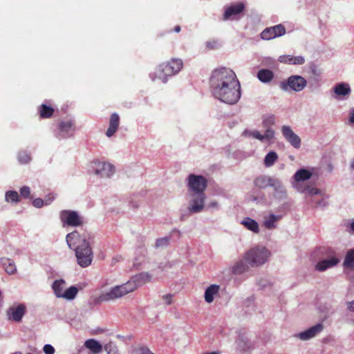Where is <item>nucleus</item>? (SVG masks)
Instances as JSON below:
<instances>
[{"label":"nucleus","mask_w":354,"mask_h":354,"mask_svg":"<svg viewBox=\"0 0 354 354\" xmlns=\"http://www.w3.org/2000/svg\"><path fill=\"white\" fill-rule=\"evenodd\" d=\"M111 350L110 349V350L108 351V353H109V354H111ZM114 354H118V353H114Z\"/></svg>","instance_id":"69168bd1"},{"label":"nucleus","mask_w":354,"mask_h":354,"mask_svg":"<svg viewBox=\"0 0 354 354\" xmlns=\"http://www.w3.org/2000/svg\"><path fill=\"white\" fill-rule=\"evenodd\" d=\"M220 287L218 285L209 286L205 292V300L207 303H212L214 301V296L219 292Z\"/></svg>","instance_id":"a878e982"},{"label":"nucleus","mask_w":354,"mask_h":354,"mask_svg":"<svg viewBox=\"0 0 354 354\" xmlns=\"http://www.w3.org/2000/svg\"><path fill=\"white\" fill-rule=\"evenodd\" d=\"M348 308L354 312V300L352 302L349 303Z\"/></svg>","instance_id":"4d7b16f0"},{"label":"nucleus","mask_w":354,"mask_h":354,"mask_svg":"<svg viewBox=\"0 0 354 354\" xmlns=\"http://www.w3.org/2000/svg\"><path fill=\"white\" fill-rule=\"evenodd\" d=\"M235 73L230 68L220 67L214 69L209 79L210 88L219 87L221 85L237 80Z\"/></svg>","instance_id":"20e7f679"},{"label":"nucleus","mask_w":354,"mask_h":354,"mask_svg":"<svg viewBox=\"0 0 354 354\" xmlns=\"http://www.w3.org/2000/svg\"><path fill=\"white\" fill-rule=\"evenodd\" d=\"M266 129L263 134V140L270 142L274 138L275 132L272 128L265 127Z\"/></svg>","instance_id":"a19ab883"},{"label":"nucleus","mask_w":354,"mask_h":354,"mask_svg":"<svg viewBox=\"0 0 354 354\" xmlns=\"http://www.w3.org/2000/svg\"><path fill=\"white\" fill-rule=\"evenodd\" d=\"M286 34V28L282 24L266 28L261 33V39L270 40Z\"/></svg>","instance_id":"9b49d317"},{"label":"nucleus","mask_w":354,"mask_h":354,"mask_svg":"<svg viewBox=\"0 0 354 354\" xmlns=\"http://www.w3.org/2000/svg\"><path fill=\"white\" fill-rule=\"evenodd\" d=\"M295 187L301 193H304L306 195L311 196L312 198H315V196L322 195V192L320 189L315 187H310V186L303 184H298L295 185Z\"/></svg>","instance_id":"b1692460"},{"label":"nucleus","mask_w":354,"mask_h":354,"mask_svg":"<svg viewBox=\"0 0 354 354\" xmlns=\"http://www.w3.org/2000/svg\"><path fill=\"white\" fill-rule=\"evenodd\" d=\"M307 85V81L304 77L300 75H294L290 76L287 80L280 82L279 87L284 91L290 90L299 92L301 91Z\"/></svg>","instance_id":"0eeeda50"},{"label":"nucleus","mask_w":354,"mask_h":354,"mask_svg":"<svg viewBox=\"0 0 354 354\" xmlns=\"http://www.w3.org/2000/svg\"><path fill=\"white\" fill-rule=\"evenodd\" d=\"M105 349H106V350H107V349H108V346H105Z\"/></svg>","instance_id":"774afa93"},{"label":"nucleus","mask_w":354,"mask_h":354,"mask_svg":"<svg viewBox=\"0 0 354 354\" xmlns=\"http://www.w3.org/2000/svg\"><path fill=\"white\" fill-rule=\"evenodd\" d=\"M244 345H245V350L246 349V347H248V348H251V346H248V344H247V342H245Z\"/></svg>","instance_id":"0e129e2a"},{"label":"nucleus","mask_w":354,"mask_h":354,"mask_svg":"<svg viewBox=\"0 0 354 354\" xmlns=\"http://www.w3.org/2000/svg\"><path fill=\"white\" fill-rule=\"evenodd\" d=\"M268 283V282L267 281V280H260L259 281V285L261 286V287H263V288H265L267 286V284Z\"/></svg>","instance_id":"6e6d98bb"},{"label":"nucleus","mask_w":354,"mask_h":354,"mask_svg":"<svg viewBox=\"0 0 354 354\" xmlns=\"http://www.w3.org/2000/svg\"><path fill=\"white\" fill-rule=\"evenodd\" d=\"M351 229L354 232V221L351 223Z\"/></svg>","instance_id":"e2e57ef3"},{"label":"nucleus","mask_w":354,"mask_h":354,"mask_svg":"<svg viewBox=\"0 0 354 354\" xmlns=\"http://www.w3.org/2000/svg\"><path fill=\"white\" fill-rule=\"evenodd\" d=\"M18 160L21 164H27L31 160L30 156L25 151L19 153Z\"/></svg>","instance_id":"c03bdc74"},{"label":"nucleus","mask_w":354,"mask_h":354,"mask_svg":"<svg viewBox=\"0 0 354 354\" xmlns=\"http://www.w3.org/2000/svg\"><path fill=\"white\" fill-rule=\"evenodd\" d=\"M245 227L254 233H258L259 231L258 223L249 217L245 218Z\"/></svg>","instance_id":"f704fd0d"},{"label":"nucleus","mask_w":354,"mask_h":354,"mask_svg":"<svg viewBox=\"0 0 354 354\" xmlns=\"http://www.w3.org/2000/svg\"><path fill=\"white\" fill-rule=\"evenodd\" d=\"M137 354H154L149 348L142 346L137 350Z\"/></svg>","instance_id":"8fccbe9b"},{"label":"nucleus","mask_w":354,"mask_h":354,"mask_svg":"<svg viewBox=\"0 0 354 354\" xmlns=\"http://www.w3.org/2000/svg\"><path fill=\"white\" fill-rule=\"evenodd\" d=\"M320 253L325 254L328 258L319 261L315 265V270L324 272L339 263V259L335 255V252L330 248H320Z\"/></svg>","instance_id":"6e6552de"},{"label":"nucleus","mask_w":354,"mask_h":354,"mask_svg":"<svg viewBox=\"0 0 354 354\" xmlns=\"http://www.w3.org/2000/svg\"><path fill=\"white\" fill-rule=\"evenodd\" d=\"M319 312L322 320H326L335 313V308L332 304L326 303L319 306Z\"/></svg>","instance_id":"393cba45"},{"label":"nucleus","mask_w":354,"mask_h":354,"mask_svg":"<svg viewBox=\"0 0 354 354\" xmlns=\"http://www.w3.org/2000/svg\"><path fill=\"white\" fill-rule=\"evenodd\" d=\"M77 292L78 290L75 286H71L64 291L62 298H65L68 300L73 299L76 297Z\"/></svg>","instance_id":"e433bc0d"},{"label":"nucleus","mask_w":354,"mask_h":354,"mask_svg":"<svg viewBox=\"0 0 354 354\" xmlns=\"http://www.w3.org/2000/svg\"><path fill=\"white\" fill-rule=\"evenodd\" d=\"M245 136H251L254 138H256L261 142H263V134L260 133L258 130L254 131H245Z\"/></svg>","instance_id":"37998d69"},{"label":"nucleus","mask_w":354,"mask_h":354,"mask_svg":"<svg viewBox=\"0 0 354 354\" xmlns=\"http://www.w3.org/2000/svg\"><path fill=\"white\" fill-rule=\"evenodd\" d=\"M49 199L47 200L46 199L45 200V202L41 199V198H35L33 201H32V205L35 207H41L45 203L46 205H48L50 204V203L55 198V196L53 194H49Z\"/></svg>","instance_id":"58836bf2"},{"label":"nucleus","mask_w":354,"mask_h":354,"mask_svg":"<svg viewBox=\"0 0 354 354\" xmlns=\"http://www.w3.org/2000/svg\"><path fill=\"white\" fill-rule=\"evenodd\" d=\"M218 204L216 202H212L209 205V207H217Z\"/></svg>","instance_id":"13d9d810"},{"label":"nucleus","mask_w":354,"mask_h":354,"mask_svg":"<svg viewBox=\"0 0 354 354\" xmlns=\"http://www.w3.org/2000/svg\"><path fill=\"white\" fill-rule=\"evenodd\" d=\"M323 329L324 325L319 323L308 329L299 333L296 336L301 340L306 341L315 337L317 335L320 333Z\"/></svg>","instance_id":"a211bd4d"},{"label":"nucleus","mask_w":354,"mask_h":354,"mask_svg":"<svg viewBox=\"0 0 354 354\" xmlns=\"http://www.w3.org/2000/svg\"><path fill=\"white\" fill-rule=\"evenodd\" d=\"M96 167L95 174L100 175L101 177H110L115 172V168L113 165L106 162H95Z\"/></svg>","instance_id":"6ab92c4d"},{"label":"nucleus","mask_w":354,"mask_h":354,"mask_svg":"<svg viewBox=\"0 0 354 354\" xmlns=\"http://www.w3.org/2000/svg\"><path fill=\"white\" fill-rule=\"evenodd\" d=\"M211 89L216 99L229 104L236 103L241 95V84L238 80Z\"/></svg>","instance_id":"7ed1b4c3"},{"label":"nucleus","mask_w":354,"mask_h":354,"mask_svg":"<svg viewBox=\"0 0 354 354\" xmlns=\"http://www.w3.org/2000/svg\"><path fill=\"white\" fill-rule=\"evenodd\" d=\"M350 167L352 170H354V158L351 161Z\"/></svg>","instance_id":"052dcab7"},{"label":"nucleus","mask_w":354,"mask_h":354,"mask_svg":"<svg viewBox=\"0 0 354 354\" xmlns=\"http://www.w3.org/2000/svg\"><path fill=\"white\" fill-rule=\"evenodd\" d=\"M45 354H54L55 348L50 344H46L43 348Z\"/></svg>","instance_id":"09e8293b"},{"label":"nucleus","mask_w":354,"mask_h":354,"mask_svg":"<svg viewBox=\"0 0 354 354\" xmlns=\"http://www.w3.org/2000/svg\"><path fill=\"white\" fill-rule=\"evenodd\" d=\"M312 73L315 76H319L321 74L320 70L315 64H312L310 67Z\"/></svg>","instance_id":"603ef678"},{"label":"nucleus","mask_w":354,"mask_h":354,"mask_svg":"<svg viewBox=\"0 0 354 354\" xmlns=\"http://www.w3.org/2000/svg\"><path fill=\"white\" fill-rule=\"evenodd\" d=\"M257 77L263 83H269L274 77V73L269 69H261L257 72Z\"/></svg>","instance_id":"bb28decb"},{"label":"nucleus","mask_w":354,"mask_h":354,"mask_svg":"<svg viewBox=\"0 0 354 354\" xmlns=\"http://www.w3.org/2000/svg\"><path fill=\"white\" fill-rule=\"evenodd\" d=\"M150 280L151 276L149 274L140 273L133 277L132 279L127 283L120 286H115L109 292L101 294L96 299V301L102 303L120 298L128 293L134 291L139 286L148 283Z\"/></svg>","instance_id":"f03ea898"},{"label":"nucleus","mask_w":354,"mask_h":354,"mask_svg":"<svg viewBox=\"0 0 354 354\" xmlns=\"http://www.w3.org/2000/svg\"><path fill=\"white\" fill-rule=\"evenodd\" d=\"M277 178L268 175L261 174L257 176L253 184L254 187L260 189H264L268 187H271Z\"/></svg>","instance_id":"f3484780"},{"label":"nucleus","mask_w":354,"mask_h":354,"mask_svg":"<svg viewBox=\"0 0 354 354\" xmlns=\"http://www.w3.org/2000/svg\"><path fill=\"white\" fill-rule=\"evenodd\" d=\"M38 113L39 115V117L41 118L45 119V118H50L54 113L55 110L53 107L48 106L45 104H41L38 107Z\"/></svg>","instance_id":"cd10ccee"},{"label":"nucleus","mask_w":354,"mask_h":354,"mask_svg":"<svg viewBox=\"0 0 354 354\" xmlns=\"http://www.w3.org/2000/svg\"><path fill=\"white\" fill-rule=\"evenodd\" d=\"M169 239L167 237L160 238L157 239L156 242V248L165 247L169 244Z\"/></svg>","instance_id":"a18cd8bd"},{"label":"nucleus","mask_w":354,"mask_h":354,"mask_svg":"<svg viewBox=\"0 0 354 354\" xmlns=\"http://www.w3.org/2000/svg\"><path fill=\"white\" fill-rule=\"evenodd\" d=\"M305 62V59L302 56L293 57L292 64H303Z\"/></svg>","instance_id":"3c124183"},{"label":"nucleus","mask_w":354,"mask_h":354,"mask_svg":"<svg viewBox=\"0 0 354 354\" xmlns=\"http://www.w3.org/2000/svg\"><path fill=\"white\" fill-rule=\"evenodd\" d=\"M180 29L181 28L180 26H176L174 30L176 32H179L180 31Z\"/></svg>","instance_id":"bf43d9fd"},{"label":"nucleus","mask_w":354,"mask_h":354,"mask_svg":"<svg viewBox=\"0 0 354 354\" xmlns=\"http://www.w3.org/2000/svg\"><path fill=\"white\" fill-rule=\"evenodd\" d=\"M241 224L243 225V221H241Z\"/></svg>","instance_id":"338daca9"},{"label":"nucleus","mask_w":354,"mask_h":354,"mask_svg":"<svg viewBox=\"0 0 354 354\" xmlns=\"http://www.w3.org/2000/svg\"><path fill=\"white\" fill-rule=\"evenodd\" d=\"M183 63L180 59H171L167 62L161 64L159 66L158 77L166 82L167 77L178 73L183 68Z\"/></svg>","instance_id":"423d86ee"},{"label":"nucleus","mask_w":354,"mask_h":354,"mask_svg":"<svg viewBox=\"0 0 354 354\" xmlns=\"http://www.w3.org/2000/svg\"><path fill=\"white\" fill-rule=\"evenodd\" d=\"M65 282L64 280H56L53 283L52 288L56 296L57 297H62V295L64 293Z\"/></svg>","instance_id":"473e14b6"},{"label":"nucleus","mask_w":354,"mask_h":354,"mask_svg":"<svg viewBox=\"0 0 354 354\" xmlns=\"http://www.w3.org/2000/svg\"><path fill=\"white\" fill-rule=\"evenodd\" d=\"M206 196L205 193L193 194L189 210L191 212H201L204 209Z\"/></svg>","instance_id":"dca6fc26"},{"label":"nucleus","mask_w":354,"mask_h":354,"mask_svg":"<svg viewBox=\"0 0 354 354\" xmlns=\"http://www.w3.org/2000/svg\"><path fill=\"white\" fill-rule=\"evenodd\" d=\"M270 256V251L265 247L257 246L252 248L245 255V259L253 267L264 264Z\"/></svg>","instance_id":"39448f33"},{"label":"nucleus","mask_w":354,"mask_h":354,"mask_svg":"<svg viewBox=\"0 0 354 354\" xmlns=\"http://www.w3.org/2000/svg\"><path fill=\"white\" fill-rule=\"evenodd\" d=\"M58 137L66 138L73 135L75 131V123L73 120L61 121L58 126Z\"/></svg>","instance_id":"f8f14e48"},{"label":"nucleus","mask_w":354,"mask_h":354,"mask_svg":"<svg viewBox=\"0 0 354 354\" xmlns=\"http://www.w3.org/2000/svg\"><path fill=\"white\" fill-rule=\"evenodd\" d=\"M343 266L345 269L354 271V248L349 250L345 257Z\"/></svg>","instance_id":"c756f323"},{"label":"nucleus","mask_w":354,"mask_h":354,"mask_svg":"<svg viewBox=\"0 0 354 354\" xmlns=\"http://www.w3.org/2000/svg\"><path fill=\"white\" fill-rule=\"evenodd\" d=\"M59 218L64 226L77 227L83 223L82 218L75 211L62 210L59 214Z\"/></svg>","instance_id":"9d476101"},{"label":"nucleus","mask_w":354,"mask_h":354,"mask_svg":"<svg viewBox=\"0 0 354 354\" xmlns=\"http://www.w3.org/2000/svg\"><path fill=\"white\" fill-rule=\"evenodd\" d=\"M349 122L354 124V109H352L350 112Z\"/></svg>","instance_id":"5fc2aeb1"},{"label":"nucleus","mask_w":354,"mask_h":354,"mask_svg":"<svg viewBox=\"0 0 354 354\" xmlns=\"http://www.w3.org/2000/svg\"><path fill=\"white\" fill-rule=\"evenodd\" d=\"M6 201L8 203H17L20 201L19 194L15 191H8L6 193Z\"/></svg>","instance_id":"4c0bfd02"},{"label":"nucleus","mask_w":354,"mask_h":354,"mask_svg":"<svg viewBox=\"0 0 354 354\" xmlns=\"http://www.w3.org/2000/svg\"><path fill=\"white\" fill-rule=\"evenodd\" d=\"M281 218V216H277L271 214L268 216L265 217L263 225L268 230L274 229L276 227V223Z\"/></svg>","instance_id":"7c9ffc66"},{"label":"nucleus","mask_w":354,"mask_h":354,"mask_svg":"<svg viewBox=\"0 0 354 354\" xmlns=\"http://www.w3.org/2000/svg\"><path fill=\"white\" fill-rule=\"evenodd\" d=\"M281 133L287 142H288L294 148L299 149L301 146L300 138L292 131L291 127L288 125L281 127Z\"/></svg>","instance_id":"ddd939ff"},{"label":"nucleus","mask_w":354,"mask_h":354,"mask_svg":"<svg viewBox=\"0 0 354 354\" xmlns=\"http://www.w3.org/2000/svg\"><path fill=\"white\" fill-rule=\"evenodd\" d=\"M120 124V117L118 113H113L111 115L109 122V127L106 135L107 137L113 136L118 131Z\"/></svg>","instance_id":"412c9836"},{"label":"nucleus","mask_w":354,"mask_h":354,"mask_svg":"<svg viewBox=\"0 0 354 354\" xmlns=\"http://www.w3.org/2000/svg\"><path fill=\"white\" fill-rule=\"evenodd\" d=\"M9 320L19 322L26 313V306L24 304L10 306L6 311Z\"/></svg>","instance_id":"4468645a"},{"label":"nucleus","mask_w":354,"mask_h":354,"mask_svg":"<svg viewBox=\"0 0 354 354\" xmlns=\"http://www.w3.org/2000/svg\"><path fill=\"white\" fill-rule=\"evenodd\" d=\"M2 261L3 266L8 274H12L15 273L17 268L13 261L9 259H3Z\"/></svg>","instance_id":"c9c22d12"},{"label":"nucleus","mask_w":354,"mask_h":354,"mask_svg":"<svg viewBox=\"0 0 354 354\" xmlns=\"http://www.w3.org/2000/svg\"><path fill=\"white\" fill-rule=\"evenodd\" d=\"M90 235L84 232L80 234L73 231L66 235V240L70 248H74L77 264L82 268L89 266L93 261V254L88 240Z\"/></svg>","instance_id":"f257e3e1"},{"label":"nucleus","mask_w":354,"mask_h":354,"mask_svg":"<svg viewBox=\"0 0 354 354\" xmlns=\"http://www.w3.org/2000/svg\"><path fill=\"white\" fill-rule=\"evenodd\" d=\"M20 194L24 198H28L30 194V189L28 187L24 186L20 189Z\"/></svg>","instance_id":"de8ad7c7"},{"label":"nucleus","mask_w":354,"mask_h":354,"mask_svg":"<svg viewBox=\"0 0 354 354\" xmlns=\"http://www.w3.org/2000/svg\"><path fill=\"white\" fill-rule=\"evenodd\" d=\"M276 123V116L274 114L267 113L262 115V126L271 128Z\"/></svg>","instance_id":"72a5a7b5"},{"label":"nucleus","mask_w":354,"mask_h":354,"mask_svg":"<svg viewBox=\"0 0 354 354\" xmlns=\"http://www.w3.org/2000/svg\"><path fill=\"white\" fill-rule=\"evenodd\" d=\"M243 11V3L229 6L225 8L223 19L224 21L236 19Z\"/></svg>","instance_id":"2eb2a0df"},{"label":"nucleus","mask_w":354,"mask_h":354,"mask_svg":"<svg viewBox=\"0 0 354 354\" xmlns=\"http://www.w3.org/2000/svg\"><path fill=\"white\" fill-rule=\"evenodd\" d=\"M278 158H279L278 155L275 151H271L268 152L266 155L264 160H263V164H264L265 167H270L273 166L274 165V163L277 161Z\"/></svg>","instance_id":"2f4dec72"},{"label":"nucleus","mask_w":354,"mask_h":354,"mask_svg":"<svg viewBox=\"0 0 354 354\" xmlns=\"http://www.w3.org/2000/svg\"><path fill=\"white\" fill-rule=\"evenodd\" d=\"M313 174L310 171L306 169H300L296 171L293 176L295 182L292 183L293 187L298 184H301V182L310 179Z\"/></svg>","instance_id":"5701e85b"},{"label":"nucleus","mask_w":354,"mask_h":354,"mask_svg":"<svg viewBox=\"0 0 354 354\" xmlns=\"http://www.w3.org/2000/svg\"><path fill=\"white\" fill-rule=\"evenodd\" d=\"M334 97L337 100L346 98L351 93V88L347 83H339L333 87Z\"/></svg>","instance_id":"aec40b11"},{"label":"nucleus","mask_w":354,"mask_h":354,"mask_svg":"<svg viewBox=\"0 0 354 354\" xmlns=\"http://www.w3.org/2000/svg\"><path fill=\"white\" fill-rule=\"evenodd\" d=\"M271 187L273 189V196L274 198L279 200L286 198L287 193L281 180L277 178Z\"/></svg>","instance_id":"4be33fe9"},{"label":"nucleus","mask_w":354,"mask_h":354,"mask_svg":"<svg viewBox=\"0 0 354 354\" xmlns=\"http://www.w3.org/2000/svg\"><path fill=\"white\" fill-rule=\"evenodd\" d=\"M84 346L86 348L95 354L99 353L102 351V345L94 339H87L84 343Z\"/></svg>","instance_id":"c85d7f7f"},{"label":"nucleus","mask_w":354,"mask_h":354,"mask_svg":"<svg viewBox=\"0 0 354 354\" xmlns=\"http://www.w3.org/2000/svg\"><path fill=\"white\" fill-rule=\"evenodd\" d=\"M203 354H221L219 351H214L211 353H204Z\"/></svg>","instance_id":"680f3d73"},{"label":"nucleus","mask_w":354,"mask_h":354,"mask_svg":"<svg viewBox=\"0 0 354 354\" xmlns=\"http://www.w3.org/2000/svg\"><path fill=\"white\" fill-rule=\"evenodd\" d=\"M162 298L165 300L166 304L170 305L172 303V295H164Z\"/></svg>","instance_id":"864d4df0"},{"label":"nucleus","mask_w":354,"mask_h":354,"mask_svg":"<svg viewBox=\"0 0 354 354\" xmlns=\"http://www.w3.org/2000/svg\"><path fill=\"white\" fill-rule=\"evenodd\" d=\"M319 197L320 198L318 200H317L316 198H311L310 202L312 203H314L316 207H325L327 203L325 200V197H324V195L323 194V193L322 194V195H319Z\"/></svg>","instance_id":"79ce46f5"},{"label":"nucleus","mask_w":354,"mask_h":354,"mask_svg":"<svg viewBox=\"0 0 354 354\" xmlns=\"http://www.w3.org/2000/svg\"><path fill=\"white\" fill-rule=\"evenodd\" d=\"M207 180L203 176L191 174L187 178V187L194 194L205 193Z\"/></svg>","instance_id":"1a4fd4ad"},{"label":"nucleus","mask_w":354,"mask_h":354,"mask_svg":"<svg viewBox=\"0 0 354 354\" xmlns=\"http://www.w3.org/2000/svg\"><path fill=\"white\" fill-rule=\"evenodd\" d=\"M232 272L234 274H241L243 272V261L240 259L232 268Z\"/></svg>","instance_id":"ea45409f"},{"label":"nucleus","mask_w":354,"mask_h":354,"mask_svg":"<svg viewBox=\"0 0 354 354\" xmlns=\"http://www.w3.org/2000/svg\"><path fill=\"white\" fill-rule=\"evenodd\" d=\"M293 57L291 55H281L279 57V61L285 64H292Z\"/></svg>","instance_id":"49530a36"}]
</instances>
